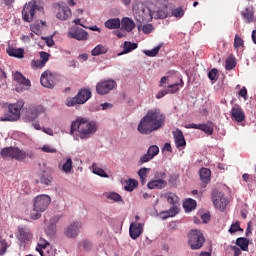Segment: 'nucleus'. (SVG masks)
<instances>
[{"instance_id": "f257e3e1", "label": "nucleus", "mask_w": 256, "mask_h": 256, "mask_svg": "<svg viewBox=\"0 0 256 256\" xmlns=\"http://www.w3.org/2000/svg\"><path fill=\"white\" fill-rule=\"evenodd\" d=\"M166 117L159 108L147 111L146 115L140 120L137 131L141 135H151L154 131L165 127Z\"/></svg>"}, {"instance_id": "f03ea898", "label": "nucleus", "mask_w": 256, "mask_h": 256, "mask_svg": "<svg viewBox=\"0 0 256 256\" xmlns=\"http://www.w3.org/2000/svg\"><path fill=\"white\" fill-rule=\"evenodd\" d=\"M77 131L80 139H89L91 135L97 133V123L95 121H89L85 117H78L71 124L70 135H73Z\"/></svg>"}, {"instance_id": "7ed1b4c3", "label": "nucleus", "mask_w": 256, "mask_h": 256, "mask_svg": "<svg viewBox=\"0 0 256 256\" xmlns=\"http://www.w3.org/2000/svg\"><path fill=\"white\" fill-rule=\"evenodd\" d=\"M132 11L137 21L138 29H141L145 23H151L153 21V12L141 1L133 4Z\"/></svg>"}, {"instance_id": "20e7f679", "label": "nucleus", "mask_w": 256, "mask_h": 256, "mask_svg": "<svg viewBox=\"0 0 256 256\" xmlns=\"http://www.w3.org/2000/svg\"><path fill=\"white\" fill-rule=\"evenodd\" d=\"M51 205V197L49 195H38L34 198L33 211L31 212V219L37 221L41 219V213H45L47 208Z\"/></svg>"}, {"instance_id": "39448f33", "label": "nucleus", "mask_w": 256, "mask_h": 256, "mask_svg": "<svg viewBox=\"0 0 256 256\" xmlns=\"http://www.w3.org/2000/svg\"><path fill=\"white\" fill-rule=\"evenodd\" d=\"M0 155L4 159H15V161H25L29 157L27 152L13 146L2 149Z\"/></svg>"}, {"instance_id": "423d86ee", "label": "nucleus", "mask_w": 256, "mask_h": 256, "mask_svg": "<svg viewBox=\"0 0 256 256\" xmlns=\"http://www.w3.org/2000/svg\"><path fill=\"white\" fill-rule=\"evenodd\" d=\"M23 108V102L10 104L4 116L0 118V121H19L21 118V109Z\"/></svg>"}, {"instance_id": "0eeeda50", "label": "nucleus", "mask_w": 256, "mask_h": 256, "mask_svg": "<svg viewBox=\"0 0 256 256\" xmlns=\"http://www.w3.org/2000/svg\"><path fill=\"white\" fill-rule=\"evenodd\" d=\"M35 11H43V6L37 5V1L31 0L26 3L22 10V17L26 23H31L35 17Z\"/></svg>"}, {"instance_id": "6e6552de", "label": "nucleus", "mask_w": 256, "mask_h": 256, "mask_svg": "<svg viewBox=\"0 0 256 256\" xmlns=\"http://www.w3.org/2000/svg\"><path fill=\"white\" fill-rule=\"evenodd\" d=\"M91 99V91L88 89L80 90L77 95L73 98L66 100L67 107H75V105H83Z\"/></svg>"}, {"instance_id": "1a4fd4ad", "label": "nucleus", "mask_w": 256, "mask_h": 256, "mask_svg": "<svg viewBox=\"0 0 256 256\" xmlns=\"http://www.w3.org/2000/svg\"><path fill=\"white\" fill-rule=\"evenodd\" d=\"M188 239V244L193 250L201 249L203 247V243H205V236H203V232L197 229L190 231Z\"/></svg>"}, {"instance_id": "9d476101", "label": "nucleus", "mask_w": 256, "mask_h": 256, "mask_svg": "<svg viewBox=\"0 0 256 256\" xmlns=\"http://www.w3.org/2000/svg\"><path fill=\"white\" fill-rule=\"evenodd\" d=\"M13 81L18 83L16 85L15 91L17 93H23V91H28L31 88V80L27 79L21 72L16 71L12 74Z\"/></svg>"}, {"instance_id": "9b49d317", "label": "nucleus", "mask_w": 256, "mask_h": 256, "mask_svg": "<svg viewBox=\"0 0 256 256\" xmlns=\"http://www.w3.org/2000/svg\"><path fill=\"white\" fill-rule=\"evenodd\" d=\"M167 202L172 205V207L169 209V211L162 212V219H168V217H175L177 213H179V207L177 206V203H179V197L173 193H169L166 196Z\"/></svg>"}, {"instance_id": "f8f14e48", "label": "nucleus", "mask_w": 256, "mask_h": 256, "mask_svg": "<svg viewBox=\"0 0 256 256\" xmlns=\"http://www.w3.org/2000/svg\"><path fill=\"white\" fill-rule=\"evenodd\" d=\"M211 197L216 209H219L220 211H225V209H227L229 200L225 198V194H223V192H219V190H213Z\"/></svg>"}, {"instance_id": "ddd939ff", "label": "nucleus", "mask_w": 256, "mask_h": 256, "mask_svg": "<svg viewBox=\"0 0 256 256\" xmlns=\"http://www.w3.org/2000/svg\"><path fill=\"white\" fill-rule=\"evenodd\" d=\"M40 83L46 89H53L57 83V74L46 70L41 74Z\"/></svg>"}, {"instance_id": "4468645a", "label": "nucleus", "mask_w": 256, "mask_h": 256, "mask_svg": "<svg viewBox=\"0 0 256 256\" xmlns=\"http://www.w3.org/2000/svg\"><path fill=\"white\" fill-rule=\"evenodd\" d=\"M117 87V82L115 80H105L100 81L96 84V92L98 95H107L111 93Z\"/></svg>"}, {"instance_id": "2eb2a0df", "label": "nucleus", "mask_w": 256, "mask_h": 256, "mask_svg": "<svg viewBox=\"0 0 256 256\" xmlns=\"http://www.w3.org/2000/svg\"><path fill=\"white\" fill-rule=\"evenodd\" d=\"M71 39H76V41H87L89 39V33L83 28H75L68 33Z\"/></svg>"}, {"instance_id": "dca6fc26", "label": "nucleus", "mask_w": 256, "mask_h": 256, "mask_svg": "<svg viewBox=\"0 0 256 256\" xmlns=\"http://www.w3.org/2000/svg\"><path fill=\"white\" fill-rule=\"evenodd\" d=\"M231 118L234 119V121H237V123H243L245 121V112L243 111V108L239 105H234L231 109Z\"/></svg>"}, {"instance_id": "f3484780", "label": "nucleus", "mask_w": 256, "mask_h": 256, "mask_svg": "<svg viewBox=\"0 0 256 256\" xmlns=\"http://www.w3.org/2000/svg\"><path fill=\"white\" fill-rule=\"evenodd\" d=\"M187 129H199L200 131H203L206 133V135H213V124H195L190 123L186 126Z\"/></svg>"}, {"instance_id": "a211bd4d", "label": "nucleus", "mask_w": 256, "mask_h": 256, "mask_svg": "<svg viewBox=\"0 0 256 256\" xmlns=\"http://www.w3.org/2000/svg\"><path fill=\"white\" fill-rule=\"evenodd\" d=\"M82 225L79 222H74L70 224L66 230H65V235L69 239L75 238L77 235H79V229H81Z\"/></svg>"}, {"instance_id": "6ab92c4d", "label": "nucleus", "mask_w": 256, "mask_h": 256, "mask_svg": "<svg viewBox=\"0 0 256 256\" xmlns=\"http://www.w3.org/2000/svg\"><path fill=\"white\" fill-rule=\"evenodd\" d=\"M172 135L174 137V141L177 149H180V147H187V141H185V136L183 135V131L176 129V131L172 132Z\"/></svg>"}, {"instance_id": "aec40b11", "label": "nucleus", "mask_w": 256, "mask_h": 256, "mask_svg": "<svg viewBox=\"0 0 256 256\" xmlns=\"http://www.w3.org/2000/svg\"><path fill=\"white\" fill-rule=\"evenodd\" d=\"M129 233L131 239H138V237H141V233H143V224L132 223L129 228Z\"/></svg>"}, {"instance_id": "412c9836", "label": "nucleus", "mask_w": 256, "mask_h": 256, "mask_svg": "<svg viewBox=\"0 0 256 256\" xmlns=\"http://www.w3.org/2000/svg\"><path fill=\"white\" fill-rule=\"evenodd\" d=\"M72 13H71V8H69V6L64 5V6H60L58 8V12L56 14L57 19H60V21H67V19H69V17H71Z\"/></svg>"}, {"instance_id": "4be33fe9", "label": "nucleus", "mask_w": 256, "mask_h": 256, "mask_svg": "<svg viewBox=\"0 0 256 256\" xmlns=\"http://www.w3.org/2000/svg\"><path fill=\"white\" fill-rule=\"evenodd\" d=\"M18 239L19 241H29L31 239V229L27 226H18Z\"/></svg>"}, {"instance_id": "5701e85b", "label": "nucleus", "mask_w": 256, "mask_h": 256, "mask_svg": "<svg viewBox=\"0 0 256 256\" xmlns=\"http://www.w3.org/2000/svg\"><path fill=\"white\" fill-rule=\"evenodd\" d=\"M242 18L245 23L250 24L255 20V10L253 7H247L241 12Z\"/></svg>"}, {"instance_id": "b1692460", "label": "nucleus", "mask_w": 256, "mask_h": 256, "mask_svg": "<svg viewBox=\"0 0 256 256\" xmlns=\"http://www.w3.org/2000/svg\"><path fill=\"white\" fill-rule=\"evenodd\" d=\"M6 53H8L9 57H16V59H23L25 57V50L23 48L9 47Z\"/></svg>"}, {"instance_id": "393cba45", "label": "nucleus", "mask_w": 256, "mask_h": 256, "mask_svg": "<svg viewBox=\"0 0 256 256\" xmlns=\"http://www.w3.org/2000/svg\"><path fill=\"white\" fill-rule=\"evenodd\" d=\"M26 121H35V119H37V117H39V108L32 106L30 108L27 109L26 111Z\"/></svg>"}, {"instance_id": "a878e982", "label": "nucleus", "mask_w": 256, "mask_h": 256, "mask_svg": "<svg viewBox=\"0 0 256 256\" xmlns=\"http://www.w3.org/2000/svg\"><path fill=\"white\" fill-rule=\"evenodd\" d=\"M148 189H165L167 187V181L165 180H152L147 184Z\"/></svg>"}, {"instance_id": "bb28decb", "label": "nucleus", "mask_w": 256, "mask_h": 256, "mask_svg": "<svg viewBox=\"0 0 256 256\" xmlns=\"http://www.w3.org/2000/svg\"><path fill=\"white\" fill-rule=\"evenodd\" d=\"M137 47H139V44L125 41L124 45H123V51L120 52L118 55L119 56L127 55V53H131V51H135V49H137Z\"/></svg>"}, {"instance_id": "cd10ccee", "label": "nucleus", "mask_w": 256, "mask_h": 256, "mask_svg": "<svg viewBox=\"0 0 256 256\" xmlns=\"http://www.w3.org/2000/svg\"><path fill=\"white\" fill-rule=\"evenodd\" d=\"M122 29L127 31V33H131L135 29V22L131 20V18H123L121 22Z\"/></svg>"}, {"instance_id": "c85d7f7f", "label": "nucleus", "mask_w": 256, "mask_h": 256, "mask_svg": "<svg viewBox=\"0 0 256 256\" xmlns=\"http://www.w3.org/2000/svg\"><path fill=\"white\" fill-rule=\"evenodd\" d=\"M200 179L205 184L211 181V170L208 168H201L199 171Z\"/></svg>"}, {"instance_id": "c756f323", "label": "nucleus", "mask_w": 256, "mask_h": 256, "mask_svg": "<svg viewBox=\"0 0 256 256\" xmlns=\"http://www.w3.org/2000/svg\"><path fill=\"white\" fill-rule=\"evenodd\" d=\"M107 51H109V48H107V46H103L101 44H98L92 51H91V55L93 57H99V55H105V53H107Z\"/></svg>"}, {"instance_id": "7c9ffc66", "label": "nucleus", "mask_w": 256, "mask_h": 256, "mask_svg": "<svg viewBox=\"0 0 256 256\" xmlns=\"http://www.w3.org/2000/svg\"><path fill=\"white\" fill-rule=\"evenodd\" d=\"M105 27L107 29H119L121 27V20L119 18L109 19L105 22Z\"/></svg>"}, {"instance_id": "2f4dec72", "label": "nucleus", "mask_w": 256, "mask_h": 256, "mask_svg": "<svg viewBox=\"0 0 256 256\" xmlns=\"http://www.w3.org/2000/svg\"><path fill=\"white\" fill-rule=\"evenodd\" d=\"M149 171H151V168H140L138 170V177H140L141 185H145V183H147Z\"/></svg>"}, {"instance_id": "473e14b6", "label": "nucleus", "mask_w": 256, "mask_h": 256, "mask_svg": "<svg viewBox=\"0 0 256 256\" xmlns=\"http://www.w3.org/2000/svg\"><path fill=\"white\" fill-rule=\"evenodd\" d=\"M236 245H238L242 251H249V239L245 237L237 238Z\"/></svg>"}, {"instance_id": "72a5a7b5", "label": "nucleus", "mask_w": 256, "mask_h": 256, "mask_svg": "<svg viewBox=\"0 0 256 256\" xmlns=\"http://www.w3.org/2000/svg\"><path fill=\"white\" fill-rule=\"evenodd\" d=\"M136 187H139V182L135 179H129L124 186L125 191H134Z\"/></svg>"}, {"instance_id": "f704fd0d", "label": "nucleus", "mask_w": 256, "mask_h": 256, "mask_svg": "<svg viewBox=\"0 0 256 256\" xmlns=\"http://www.w3.org/2000/svg\"><path fill=\"white\" fill-rule=\"evenodd\" d=\"M38 253H40L41 256H55L57 252L53 247L48 246L44 249H38Z\"/></svg>"}, {"instance_id": "c9c22d12", "label": "nucleus", "mask_w": 256, "mask_h": 256, "mask_svg": "<svg viewBox=\"0 0 256 256\" xmlns=\"http://www.w3.org/2000/svg\"><path fill=\"white\" fill-rule=\"evenodd\" d=\"M183 207L187 211H193V209H195V207H197V201H195L194 199L189 198L188 200H186L184 202Z\"/></svg>"}, {"instance_id": "e433bc0d", "label": "nucleus", "mask_w": 256, "mask_h": 256, "mask_svg": "<svg viewBox=\"0 0 256 256\" xmlns=\"http://www.w3.org/2000/svg\"><path fill=\"white\" fill-rule=\"evenodd\" d=\"M152 14L154 19H167L169 12H167V9H165L152 12Z\"/></svg>"}, {"instance_id": "4c0bfd02", "label": "nucleus", "mask_w": 256, "mask_h": 256, "mask_svg": "<svg viewBox=\"0 0 256 256\" xmlns=\"http://www.w3.org/2000/svg\"><path fill=\"white\" fill-rule=\"evenodd\" d=\"M73 169V160L71 158H67L66 162L62 165V171L64 173H71Z\"/></svg>"}, {"instance_id": "58836bf2", "label": "nucleus", "mask_w": 256, "mask_h": 256, "mask_svg": "<svg viewBox=\"0 0 256 256\" xmlns=\"http://www.w3.org/2000/svg\"><path fill=\"white\" fill-rule=\"evenodd\" d=\"M237 67V62L235 61V58H228L225 61V69L226 71H231L232 69H235Z\"/></svg>"}, {"instance_id": "ea45409f", "label": "nucleus", "mask_w": 256, "mask_h": 256, "mask_svg": "<svg viewBox=\"0 0 256 256\" xmlns=\"http://www.w3.org/2000/svg\"><path fill=\"white\" fill-rule=\"evenodd\" d=\"M172 17H176L178 19H181L185 15V10H183L182 6H179L178 8H174L172 10Z\"/></svg>"}, {"instance_id": "a19ab883", "label": "nucleus", "mask_w": 256, "mask_h": 256, "mask_svg": "<svg viewBox=\"0 0 256 256\" xmlns=\"http://www.w3.org/2000/svg\"><path fill=\"white\" fill-rule=\"evenodd\" d=\"M53 181V177L49 174H42L40 176V183L43 185H51V182Z\"/></svg>"}, {"instance_id": "79ce46f5", "label": "nucleus", "mask_w": 256, "mask_h": 256, "mask_svg": "<svg viewBox=\"0 0 256 256\" xmlns=\"http://www.w3.org/2000/svg\"><path fill=\"white\" fill-rule=\"evenodd\" d=\"M208 79L210 81H217L219 79V70L217 68H213L208 72Z\"/></svg>"}, {"instance_id": "37998d69", "label": "nucleus", "mask_w": 256, "mask_h": 256, "mask_svg": "<svg viewBox=\"0 0 256 256\" xmlns=\"http://www.w3.org/2000/svg\"><path fill=\"white\" fill-rule=\"evenodd\" d=\"M147 154L151 155V157L154 159L159 155V147L157 145H152L148 148Z\"/></svg>"}, {"instance_id": "c03bdc74", "label": "nucleus", "mask_w": 256, "mask_h": 256, "mask_svg": "<svg viewBox=\"0 0 256 256\" xmlns=\"http://www.w3.org/2000/svg\"><path fill=\"white\" fill-rule=\"evenodd\" d=\"M159 51H161V46H157L152 50H146L144 54L147 55V57H157Z\"/></svg>"}, {"instance_id": "a18cd8bd", "label": "nucleus", "mask_w": 256, "mask_h": 256, "mask_svg": "<svg viewBox=\"0 0 256 256\" xmlns=\"http://www.w3.org/2000/svg\"><path fill=\"white\" fill-rule=\"evenodd\" d=\"M7 249H9V244L7 243V240H0V255L3 256L5 253H7Z\"/></svg>"}, {"instance_id": "49530a36", "label": "nucleus", "mask_w": 256, "mask_h": 256, "mask_svg": "<svg viewBox=\"0 0 256 256\" xmlns=\"http://www.w3.org/2000/svg\"><path fill=\"white\" fill-rule=\"evenodd\" d=\"M43 67H45V64L43 63V61L41 59L31 61L32 69H43Z\"/></svg>"}, {"instance_id": "de8ad7c7", "label": "nucleus", "mask_w": 256, "mask_h": 256, "mask_svg": "<svg viewBox=\"0 0 256 256\" xmlns=\"http://www.w3.org/2000/svg\"><path fill=\"white\" fill-rule=\"evenodd\" d=\"M47 247H51V244H49L47 240L40 238L38 241V246L36 247V251H38V249H47Z\"/></svg>"}, {"instance_id": "09e8293b", "label": "nucleus", "mask_w": 256, "mask_h": 256, "mask_svg": "<svg viewBox=\"0 0 256 256\" xmlns=\"http://www.w3.org/2000/svg\"><path fill=\"white\" fill-rule=\"evenodd\" d=\"M153 158L150 154L146 153L142 155L138 161V165H144V163H149Z\"/></svg>"}, {"instance_id": "8fccbe9b", "label": "nucleus", "mask_w": 256, "mask_h": 256, "mask_svg": "<svg viewBox=\"0 0 256 256\" xmlns=\"http://www.w3.org/2000/svg\"><path fill=\"white\" fill-rule=\"evenodd\" d=\"M93 173L95 175H99V177H109L107 175V173L105 172V170H103V169H101V168H99L97 166H93Z\"/></svg>"}, {"instance_id": "3c124183", "label": "nucleus", "mask_w": 256, "mask_h": 256, "mask_svg": "<svg viewBox=\"0 0 256 256\" xmlns=\"http://www.w3.org/2000/svg\"><path fill=\"white\" fill-rule=\"evenodd\" d=\"M237 231H243V229H241V224L239 223V221L231 225L229 229V233L233 234V233H237Z\"/></svg>"}, {"instance_id": "603ef678", "label": "nucleus", "mask_w": 256, "mask_h": 256, "mask_svg": "<svg viewBox=\"0 0 256 256\" xmlns=\"http://www.w3.org/2000/svg\"><path fill=\"white\" fill-rule=\"evenodd\" d=\"M39 56H40V61H42L44 65H47V61H49V57H51V55L45 51H41L39 53Z\"/></svg>"}, {"instance_id": "864d4df0", "label": "nucleus", "mask_w": 256, "mask_h": 256, "mask_svg": "<svg viewBox=\"0 0 256 256\" xmlns=\"http://www.w3.org/2000/svg\"><path fill=\"white\" fill-rule=\"evenodd\" d=\"M243 39L239 37V35H235L234 38V49H239V47H243Z\"/></svg>"}, {"instance_id": "5fc2aeb1", "label": "nucleus", "mask_w": 256, "mask_h": 256, "mask_svg": "<svg viewBox=\"0 0 256 256\" xmlns=\"http://www.w3.org/2000/svg\"><path fill=\"white\" fill-rule=\"evenodd\" d=\"M167 91L170 94L177 93L179 91V83L169 85Z\"/></svg>"}, {"instance_id": "6e6d98bb", "label": "nucleus", "mask_w": 256, "mask_h": 256, "mask_svg": "<svg viewBox=\"0 0 256 256\" xmlns=\"http://www.w3.org/2000/svg\"><path fill=\"white\" fill-rule=\"evenodd\" d=\"M79 247H82L85 251H90L92 245L88 240H83L79 243Z\"/></svg>"}, {"instance_id": "4d7b16f0", "label": "nucleus", "mask_w": 256, "mask_h": 256, "mask_svg": "<svg viewBox=\"0 0 256 256\" xmlns=\"http://www.w3.org/2000/svg\"><path fill=\"white\" fill-rule=\"evenodd\" d=\"M154 178L156 180L164 181L163 179L167 178V174L163 171H158V172H155Z\"/></svg>"}, {"instance_id": "13d9d810", "label": "nucleus", "mask_w": 256, "mask_h": 256, "mask_svg": "<svg viewBox=\"0 0 256 256\" xmlns=\"http://www.w3.org/2000/svg\"><path fill=\"white\" fill-rule=\"evenodd\" d=\"M153 29H154L153 24H145L142 27V31L143 33H145V35H149V33L153 31Z\"/></svg>"}, {"instance_id": "bf43d9fd", "label": "nucleus", "mask_w": 256, "mask_h": 256, "mask_svg": "<svg viewBox=\"0 0 256 256\" xmlns=\"http://www.w3.org/2000/svg\"><path fill=\"white\" fill-rule=\"evenodd\" d=\"M108 199H111L112 201H116V202H119L121 201V195L115 193V192H112L108 195Z\"/></svg>"}, {"instance_id": "052dcab7", "label": "nucleus", "mask_w": 256, "mask_h": 256, "mask_svg": "<svg viewBox=\"0 0 256 256\" xmlns=\"http://www.w3.org/2000/svg\"><path fill=\"white\" fill-rule=\"evenodd\" d=\"M42 151H44V153H57V149L51 148V146H43Z\"/></svg>"}, {"instance_id": "680f3d73", "label": "nucleus", "mask_w": 256, "mask_h": 256, "mask_svg": "<svg viewBox=\"0 0 256 256\" xmlns=\"http://www.w3.org/2000/svg\"><path fill=\"white\" fill-rule=\"evenodd\" d=\"M165 95H169V90H162L160 92L157 93L156 95V99H163V97H165Z\"/></svg>"}, {"instance_id": "e2e57ef3", "label": "nucleus", "mask_w": 256, "mask_h": 256, "mask_svg": "<svg viewBox=\"0 0 256 256\" xmlns=\"http://www.w3.org/2000/svg\"><path fill=\"white\" fill-rule=\"evenodd\" d=\"M201 219L203 223H209V221H211V215L205 213L201 216Z\"/></svg>"}, {"instance_id": "0e129e2a", "label": "nucleus", "mask_w": 256, "mask_h": 256, "mask_svg": "<svg viewBox=\"0 0 256 256\" xmlns=\"http://www.w3.org/2000/svg\"><path fill=\"white\" fill-rule=\"evenodd\" d=\"M101 107H102L103 111H105L107 109H113V104H111L109 102H105V103L101 104Z\"/></svg>"}, {"instance_id": "69168bd1", "label": "nucleus", "mask_w": 256, "mask_h": 256, "mask_svg": "<svg viewBox=\"0 0 256 256\" xmlns=\"http://www.w3.org/2000/svg\"><path fill=\"white\" fill-rule=\"evenodd\" d=\"M239 95L240 97H243V99H247V88L243 87L240 91H239Z\"/></svg>"}, {"instance_id": "338daca9", "label": "nucleus", "mask_w": 256, "mask_h": 256, "mask_svg": "<svg viewBox=\"0 0 256 256\" xmlns=\"http://www.w3.org/2000/svg\"><path fill=\"white\" fill-rule=\"evenodd\" d=\"M115 35L119 38V39H123V37H125V31H115Z\"/></svg>"}, {"instance_id": "774afa93", "label": "nucleus", "mask_w": 256, "mask_h": 256, "mask_svg": "<svg viewBox=\"0 0 256 256\" xmlns=\"http://www.w3.org/2000/svg\"><path fill=\"white\" fill-rule=\"evenodd\" d=\"M232 249L234 250V255L233 256L241 255V249H239L237 246H232Z\"/></svg>"}]
</instances>
